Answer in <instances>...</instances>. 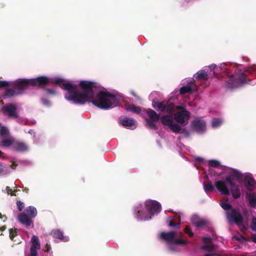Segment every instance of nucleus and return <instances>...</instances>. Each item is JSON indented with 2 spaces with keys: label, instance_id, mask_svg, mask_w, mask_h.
Listing matches in <instances>:
<instances>
[{
  "label": "nucleus",
  "instance_id": "1",
  "mask_svg": "<svg viewBox=\"0 0 256 256\" xmlns=\"http://www.w3.org/2000/svg\"><path fill=\"white\" fill-rule=\"evenodd\" d=\"M96 83L82 80L80 83L82 92L76 91V86L71 84H64L65 90L68 91L65 98L76 104H84L87 102H92L94 106L102 110H108L118 106L119 99L113 94L108 92L100 91L96 98L94 88L96 87Z\"/></svg>",
  "mask_w": 256,
  "mask_h": 256
},
{
  "label": "nucleus",
  "instance_id": "2",
  "mask_svg": "<svg viewBox=\"0 0 256 256\" xmlns=\"http://www.w3.org/2000/svg\"><path fill=\"white\" fill-rule=\"evenodd\" d=\"M240 184V172L238 171H232L225 180H218L215 183L216 187L218 191L222 194L229 195L230 191L228 186H230L232 196L234 198L240 196V192L238 184Z\"/></svg>",
  "mask_w": 256,
  "mask_h": 256
},
{
  "label": "nucleus",
  "instance_id": "3",
  "mask_svg": "<svg viewBox=\"0 0 256 256\" xmlns=\"http://www.w3.org/2000/svg\"><path fill=\"white\" fill-rule=\"evenodd\" d=\"M152 107L158 111L166 112L169 114H172L176 110L180 111L186 110L185 108L182 106H176L170 100L167 101L160 102L153 100Z\"/></svg>",
  "mask_w": 256,
  "mask_h": 256
},
{
  "label": "nucleus",
  "instance_id": "4",
  "mask_svg": "<svg viewBox=\"0 0 256 256\" xmlns=\"http://www.w3.org/2000/svg\"><path fill=\"white\" fill-rule=\"evenodd\" d=\"M22 78L18 79L14 82L12 88H6L2 94L3 98H7L23 94L26 90Z\"/></svg>",
  "mask_w": 256,
  "mask_h": 256
},
{
  "label": "nucleus",
  "instance_id": "5",
  "mask_svg": "<svg viewBox=\"0 0 256 256\" xmlns=\"http://www.w3.org/2000/svg\"><path fill=\"white\" fill-rule=\"evenodd\" d=\"M252 74L256 76V66H248L241 64V86L247 84H254L249 78Z\"/></svg>",
  "mask_w": 256,
  "mask_h": 256
},
{
  "label": "nucleus",
  "instance_id": "6",
  "mask_svg": "<svg viewBox=\"0 0 256 256\" xmlns=\"http://www.w3.org/2000/svg\"><path fill=\"white\" fill-rule=\"evenodd\" d=\"M241 184L245 189L244 191H254L256 188V181L250 172H241Z\"/></svg>",
  "mask_w": 256,
  "mask_h": 256
},
{
  "label": "nucleus",
  "instance_id": "7",
  "mask_svg": "<svg viewBox=\"0 0 256 256\" xmlns=\"http://www.w3.org/2000/svg\"><path fill=\"white\" fill-rule=\"evenodd\" d=\"M22 79L26 90L28 89L30 86H38L40 88H44L50 82L49 78L45 76H40L31 79Z\"/></svg>",
  "mask_w": 256,
  "mask_h": 256
},
{
  "label": "nucleus",
  "instance_id": "8",
  "mask_svg": "<svg viewBox=\"0 0 256 256\" xmlns=\"http://www.w3.org/2000/svg\"><path fill=\"white\" fill-rule=\"evenodd\" d=\"M176 232L174 231L163 232L160 234V238L168 244L177 245H186L187 244V241L182 239L176 238Z\"/></svg>",
  "mask_w": 256,
  "mask_h": 256
},
{
  "label": "nucleus",
  "instance_id": "9",
  "mask_svg": "<svg viewBox=\"0 0 256 256\" xmlns=\"http://www.w3.org/2000/svg\"><path fill=\"white\" fill-rule=\"evenodd\" d=\"M1 111L4 116L10 118L16 119L19 116L17 106L14 104H6L2 108Z\"/></svg>",
  "mask_w": 256,
  "mask_h": 256
},
{
  "label": "nucleus",
  "instance_id": "10",
  "mask_svg": "<svg viewBox=\"0 0 256 256\" xmlns=\"http://www.w3.org/2000/svg\"><path fill=\"white\" fill-rule=\"evenodd\" d=\"M190 118V113L186 110L179 111L174 115V118L178 124L182 126H186L188 124V120Z\"/></svg>",
  "mask_w": 256,
  "mask_h": 256
},
{
  "label": "nucleus",
  "instance_id": "11",
  "mask_svg": "<svg viewBox=\"0 0 256 256\" xmlns=\"http://www.w3.org/2000/svg\"><path fill=\"white\" fill-rule=\"evenodd\" d=\"M146 114L150 118H146L147 124L152 128L157 129L155 122H157L160 118V115L152 109L149 108L146 110Z\"/></svg>",
  "mask_w": 256,
  "mask_h": 256
},
{
  "label": "nucleus",
  "instance_id": "12",
  "mask_svg": "<svg viewBox=\"0 0 256 256\" xmlns=\"http://www.w3.org/2000/svg\"><path fill=\"white\" fill-rule=\"evenodd\" d=\"M227 219L230 224H236L240 226V211L238 208H232L226 212Z\"/></svg>",
  "mask_w": 256,
  "mask_h": 256
},
{
  "label": "nucleus",
  "instance_id": "13",
  "mask_svg": "<svg viewBox=\"0 0 256 256\" xmlns=\"http://www.w3.org/2000/svg\"><path fill=\"white\" fill-rule=\"evenodd\" d=\"M192 128L198 134H202L206 130V122L200 118L194 120L191 124Z\"/></svg>",
  "mask_w": 256,
  "mask_h": 256
},
{
  "label": "nucleus",
  "instance_id": "14",
  "mask_svg": "<svg viewBox=\"0 0 256 256\" xmlns=\"http://www.w3.org/2000/svg\"><path fill=\"white\" fill-rule=\"evenodd\" d=\"M251 212L246 209L242 210L241 212V230H246L250 226Z\"/></svg>",
  "mask_w": 256,
  "mask_h": 256
},
{
  "label": "nucleus",
  "instance_id": "15",
  "mask_svg": "<svg viewBox=\"0 0 256 256\" xmlns=\"http://www.w3.org/2000/svg\"><path fill=\"white\" fill-rule=\"evenodd\" d=\"M145 206L150 213L152 215L160 212L161 210V206L160 203L154 200L146 201Z\"/></svg>",
  "mask_w": 256,
  "mask_h": 256
},
{
  "label": "nucleus",
  "instance_id": "16",
  "mask_svg": "<svg viewBox=\"0 0 256 256\" xmlns=\"http://www.w3.org/2000/svg\"><path fill=\"white\" fill-rule=\"evenodd\" d=\"M244 193L248 202V206L256 209V193L254 191H244Z\"/></svg>",
  "mask_w": 256,
  "mask_h": 256
},
{
  "label": "nucleus",
  "instance_id": "17",
  "mask_svg": "<svg viewBox=\"0 0 256 256\" xmlns=\"http://www.w3.org/2000/svg\"><path fill=\"white\" fill-rule=\"evenodd\" d=\"M28 150V146L25 142L15 140L12 150L16 152H24Z\"/></svg>",
  "mask_w": 256,
  "mask_h": 256
},
{
  "label": "nucleus",
  "instance_id": "18",
  "mask_svg": "<svg viewBox=\"0 0 256 256\" xmlns=\"http://www.w3.org/2000/svg\"><path fill=\"white\" fill-rule=\"evenodd\" d=\"M18 221L22 224L24 225L26 227L28 228L32 224V227H34L33 222L32 220V218L28 216L26 213L22 212L18 214Z\"/></svg>",
  "mask_w": 256,
  "mask_h": 256
},
{
  "label": "nucleus",
  "instance_id": "19",
  "mask_svg": "<svg viewBox=\"0 0 256 256\" xmlns=\"http://www.w3.org/2000/svg\"><path fill=\"white\" fill-rule=\"evenodd\" d=\"M160 120L162 123L164 125L168 126L170 128L172 131V126H176L178 124L173 123V118L171 114L169 115L166 114L162 116L160 118Z\"/></svg>",
  "mask_w": 256,
  "mask_h": 256
},
{
  "label": "nucleus",
  "instance_id": "20",
  "mask_svg": "<svg viewBox=\"0 0 256 256\" xmlns=\"http://www.w3.org/2000/svg\"><path fill=\"white\" fill-rule=\"evenodd\" d=\"M120 124L124 127L134 130L136 128V121L133 118H125L120 120Z\"/></svg>",
  "mask_w": 256,
  "mask_h": 256
},
{
  "label": "nucleus",
  "instance_id": "21",
  "mask_svg": "<svg viewBox=\"0 0 256 256\" xmlns=\"http://www.w3.org/2000/svg\"><path fill=\"white\" fill-rule=\"evenodd\" d=\"M50 234L53 238H58L63 242H66L69 240L68 236H64L63 232L59 229L54 230L51 232Z\"/></svg>",
  "mask_w": 256,
  "mask_h": 256
},
{
  "label": "nucleus",
  "instance_id": "22",
  "mask_svg": "<svg viewBox=\"0 0 256 256\" xmlns=\"http://www.w3.org/2000/svg\"><path fill=\"white\" fill-rule=\"evenodd\" d=\"M15 140H16L12 137L2 138L1 139L0 142V146L4 148L10 146L12 150Z\"/></svg>",
  "mask_w": 256,
  "mask_h": 256
},
{
  "label": "nucleus",
  "instance_id": "23",
  "mask_svg": "<svg viewBox=\"0 0 256 256\" xmlns=\"http://www.w3.org/2000/svg\"><path fill=\"white\" fill-rule=\"evenodd\" d=\"M195 86V84L192 82H188L186 86H182L180 89V94L183 95L187 93H192L194 91L193 87Z\"/></svg>",
  "mask_w": 256,
  "mask_h": 256
},
{
  "label": "nucleus",
  "instance_id": "24",
  "mask_svg": "<svg viewBox=\"0 0 256 256\" xmlns=\"http://www.w3.org/2000/svg\"><path fill=\"white\" fill-rule=\"evenodd\" d=\"M172 132L176 134H183L186 137H188L190 135L188 130L186 128H182L178 124L172 126Z\"/></svg>",
  "mask_w": 256,
  "mask_h": 256
},
{
  "label": "nucleus",
  "instance_id": "25",
  "mask_svg": "<svg viewBox=\"0 0 256 256\" xmlns=\"http://www.w3.org/2000/svg\"><path fill=\"white\" fill-rule=\"evenodd\" d=\"M240 76H238L236 80L234 76H232L228 81L226 82V86L229 88H232L236 86L238 84V80L240 79Z\"/></svg>",
  "mask_w": 256,
  "mask_h": 256
},
{
  "label": "nucleus",
  "instance_id": "26",
  "mask_svg": "<svg viewBox=\"0 0 256 256\" xmlns=\"http://www.w3.org/2000/svg\"><path fill=\"white\" fill-rule=\"evenodd\" d=\"M26 214L30 217L34 218L37 215L36 209L32 206H30L25 210Z\"/></svg>",
  "mask_w": 256,
  "mask_h": 256
},
{
  "label": "nucleus",
  "instance_id": "27",
  "mask_svg": "<svg viewBox=\"0 0 256 256\" xmlns=\"http://www.w3.org/2000/svg\"><path fill=\"white\" fill-rule=\"evenodd\" d=\"M208 74L204 70H201L196 74V78L201 80H206L208 79Z\"/></svg>",
  "mask_w": 256,
  "mask_h": 256
},
{
  "label": "nucleus",
  "instance_id": "28",
  "mask_svg": "<svg viewBox=\"0 0 256 256\" xmlns=\"http://www.w3.org/2000/svg\"><path fill=\"white\" fill-rule=\"evenodd\" d=\"M31 242H32V246L31 248H37L38 250L40 249V245L38 236H33L32 238Z\"/></svg>",
  "mask_w": 256,
  "mask_h": 256
},
{
  "label": "nucleus",
  "instance_id": "29",
  "mask_svg": "<svg viewBox=\"0 0 256 256\" xmlns=\"http://www.w3.org/2000/svg\"><path fill=\"white\" fill-rule=\"evenodd\" d=\"M126 110L128 111H130L135 114H140L142 110L140 107L136 106L134 104H128L126 107Z\"/></svg>",
  "mask_w": 256,
  "mask_h": 256
},
{
  "label": "nucleus",
  "instance_id": "30",
  "mask_svg": "<svg viewBox=\"0 0 256 256\" xmlns=\"http://www.w3.org/2000/svg\"><path fill=\"white\" fill-rule=\"evenodd\" d=\"M0 136L1 139L9 137L10 132L6 127L2 126L0 128Z\"/></svg>",
  "mask_w": 256,
  "mask_h": 256
},
{
  "label": "nucleus",
  "instance_id": "31",
  "mask_svg": "<svg viewBox=\"0 0 256 256\" xmlns=\"http://www.w3.org/2000/svg\"><path fill=\"white\" fill-rule=\"evenodd\" d=\"M204 188L206 193L212 192L214 190V186L212 182H209L208 183L204 184Z\"/></svg>",
  "mask_w": 256,
  "mask_h": 256
},
{
  "label": "nucleus",
  "instance_id": "32",
  "mask_svg": "<svg viewBox=\"0 0 256 256\" xmlns=\"http://www.w3.org/2000/svg\"><path fill=\"white\" fill-rule=\"evenodd\" d=\"M222 122V120L220 118H214L212 120V126L213 128H217L220 126Z\"/></svg>",
  "mask_w": 256,
  "mask_h": 256
},
{
  "label": "nucleus",
  "instance_id": "33",
  "mask_svg": "<svg viewBox=\"0 0 256 256\" xmlns=\"http://www.w3.org/2000/svg\"><path fill=\"white\" fill-rule=\"evenodd\" d=\"M221 207L226 212L230 210L232 208V205L228 203L222 202L220 204Z\"/></svg>",
  "mask_w": 256,
  "mask_h": 256
},
{
  "label": "nucleus",
  "instance_id": "34",
  "mask_svg": "<svg viewBox=\"0 0 256 256\" xmlns=\"http://www.w3.org/2000/svg\"><path fill=\"white\" fill-rule=\"evenodd\" d=\"M210 166L214 168H218L220 166V162L217 160H212L208 162Z\"/></svg>",
  "mask_w": 256,
  "mask_h": 256
},
{
  "label": "nucleus",
  "instance_id": "35",
  "mask_svg": "<svg viewBox=\"0 0 256 256\" xmlns=\"http://www.w3.org/2000/svg\"><path fill=\"white\" fill-rule=\"evenodd\" d=\"M18 235L17 229L12 228L10 230V238L12 240H14L15 236Z\"/></svg>",
  "mask_w": 256,
  "mask_h": 256
},
{
  "label": "nucleus",
  "instance_id": "36",
  "mask_svg": "<svg viewBox=\"0 0 256 256\" xmlns=\"http://www.w3.org/2000/svg\"><path fill=\"white\" fill-rule=\"evenodd\" d=\"M54 82L55 84L59 85L60 84H62V86H64V84H66V82H64V80L60 78H56L54 80ZM67 84H69L68 82H67ZM62 88L65 90L64 88V86L62 87Z\"/></svg>",
  "mask_w": 256,
  "mask_h": 256
},
{
  "label": "nucleus",
  "instance_id": "37",
  "mask_svg": "<svg viewBox=\"0 0 256 256\" xmlns=\"http://www.w3.org/2000/svg\"><path fill=\"white\" fill-rule=\"evenodd\" d=\"M168 226L170 227H176L178 228H180V224L178 222H174L171 220H168Z\"/></svg>",
  "mask_w": 256,
  "mask_h": 256
},
{
  "label": "nucleus",
  "instance_id": "38",
  "mask_svg": "<svg viewBox=\"0 0 256 256\" xmlns=\"http://www.w3.org/2000/svg\"><path fill=\"white\" fill-rule=\"evenodd\" d=\"M206 224V221L203 219H200L198 222H196V226L198 228H200Z\"/></svg>",
  "mask_w": 256,
  "mask_h": 256
},
{
  "label": "nucleus",
  "instance_id": "39",
  "mask_svg": "<svg viewBox=\"0 0 256 256\" xmlns=\"http://www.w3.org/2000/svg\"><path fill=\"white\" fill-rule=\"evenodd\" d=\"M184 232L188 234L190 236L192 237L194 236V233L192 232L190 227L188 226H186L184 228Z\"/></svg>",
  "mask_w": 256,
  "mask_h": 256
},
{
  "label": "nucleus",
  "instance_id": "40",
  "mask_svg": "<svg viewBox=\"0 0 256 256\" xmlns=\"http://www.w3.org/2000/svg\"><path fill=\"white\" fill-rule=\"evenodd\" d=\"M16 204L18 206V210L21 212L24 208V202H20V201H18L16 202Z\"/></svg>",
  "mask_w": 256,
  "mask_h": 256
},
{
  "label": "nucleus",
  "instance_id": "41",
  "mask_svg": "<svg viewBox=\"0 0 256 256\" xmlns=\"http://www.w3.org/2000/svg\"><path fill=\"white\" fill-rule=\"evenodd\" d=\"M36 250H38V249L30 248V256H38V252H36Z\"/></svg>",
  "mask_w": 256,
  "mask_h": 256
},
{
  "label": "nucleus",
  "instance_id": "42",
  "mask_svg": "<svg viewBox=\"0 0 256 256\" xmlns=\"http://www.w3.org/2000/svg\"><path fill=\"white\" fill-rule=\"evenodd\" d=\"M9 86V84L8 82L2 80L0 81V88L6 87Z\"/></svg>",
  "mask_w": 256,
  "mask_h": 256
},
{
  "label": "nucleus",
  "instance_id": "43",
  "mask_svg": "<svg viewBox=\"0 0 256 256\" xmlns=\"http://www.w3.org/2000/svg\"><path fill=\"white\" fill-rule=\"evenodd\" d=\"M200 218L197 217L196 216H193L192 218V224H194L195 226L196 225V222H198L200 220Z\"/></svg>",
  "mask_w": 256,
  "mask_h": 256
},
{
  "label": "nucleus",
  "instance_id": "44",
  "mask_svg": "<svg viewBox=\"0 0 256 256\" xmlns=\"http://www.w3.org/2000/svg\"><path fill=\"white\" fill-rule=\"evenodd\" d=\"M46 92L48 94L54 95L56 94V92L52 89L46 88Z\"/></svg>",
  "mask_w": 256,
  "mask_h": 256
},
{
  "label": "nucleus",
  "instance_id": "45",
  "mask_svg": "<svg viewBox=\"0 0 256 256\" xmlns=\"http://www.w3.org/2000/svg\"><path fill=\"white\" fill-rule=\"evenodd\" d=\"M202 240L204 242L209 244H210L212 241V239L210 237L204 238Z\"/></svg>",
  "mask_w": 256,
  "mask_h": 256
},
{
  "label": "nucleus",
  "instance_id": "46",
  "mask_svg": "<svg viewBox=\"0 0 256 256\" xmlns=\"http://www.w3.org/2000/svg\"><path fill=\"white\" fill-rule=\"evenodd\" d=\"M6 189H8V194H10L12 196H16V194L14 192H12V189L10 188L8 186L6 187Z\"/></svg>",
  "mask_w": 256,
  "mask_h": 256
},
{
  "label": "nucleus",
  "instance_id": "47",
  "mask_svg": "<svg viewBox=\"0 0 256 256\" xmlns=\"http://www.w3.org/2000/svg\"><path fill=\"white\" fill-rule=\"evenodd\" d=\"M216 67V65L215 64H212L209 66V68L210 71L213 70Z\"/></svg>",
  "mask_w": 256,
  "mask_h": 256
},
{
  "label": "nucleus",
  "instance_id": "48",
  "mask_svg": "<svg viewBox=\"0 0 256 256\" xmlns=\"http://www.w3.org/2000/svg\"><path fill=\"white\" fill-rule=\"evenodd\" d=\"M46 250H44V252H49V250H50V245H49L48 244H47L46 245Z\"/></svg>",
  "mask_w": 256,
  "mask_h": 256
},
{
  "label": "nucleus",
  "instance_id": "49",
  "mask_svg": "<svg viewBox=\"0 0 256 256\" xmlns=\"http://www.w3.org/2000/svg\"><path fill=\"white\" fill-rule=\"evenodd\" d=\"M251 238L252 242L256 243V234H254Z\"/></svg>",
  "mask_w": 256,
  "mask_h": 256
},
{
  "label": "nucleus",
  "instance_id": "50",
  "mask_svg": "<svg viewBox=\"0 0 256 256\" xmlns=\"http://www.w3.org/2000/svg\"><path fill=\"white\" fill-rule=\"evenodd\" d=\"M6 226H2L0 228V232L4 231V230H5L6 229Z\"/></svg>",
  "mask_w": 256,
  "mask_h": 256
},
{
  "label": "nucleus",
  "instance_id": "51",
  "mask_svg": "<svg viewBox=\"0 0 256 256\" xmlns=\"http://www.w3.org/2000/svg\"><path fill=\"white\" fill-rule=\"evenodd\" d=\"M232 240H236L240 241V238H239L238 236H234L232 238Z\"/></svg>",
  "mask_w": 256,
  "mask_h": 256
},
{
  "label": "nucleus",
  "instance_id": "52",
  "mask_svg": "<svg viewBox=\"0 0 256 256\" xmlns=\"http://www.w3.org/2000/svg\"><path fill=\"white\" fill-rule=\"evenodd\" d=\"M240 239H241V243L243 242L244 240H246L244 237L242 235H241Z\"/></svg>",
  "mask_w": 256,
  "mask_h": 256
},
{
  "label": "nucleus",
  "instance_id": "53",
  "mask_svg": "<svg viewBox=\"0 0 256 256\" xmlns=\"http://www.w3.org/2000/svg\"><path fill=\"white\" fill-rule=\"evenodd\" d=\"M197 160L200 162H202L204 161V159L200 157L197 158Z\"/></svg>",
  "mask_w": 256,
  "mask_h": 256
},
{
  "label": "nucleus",
  "instance_id": "54",
  "mask_svg": "<svg viewBox=\"0 0 256 256\" xmlns=\"http://www.w3.org/2000/svg\"><path fill=\"white\" fill-rule=\"evenodd\" d=\"M28 133L30 134H34V131L32 130H30L28 131Z\"/></svg>",
  "mask_w": 256,
  "mask_h": 256
},
{
  "label": "nucleus",
  "instance_id": "55",
  "mask_svg": "<svg viewBox=\"0 0 256 256\" xmlns=\"http://www.w3.org/2000/svg\"><path fill=\"white\" fill-rule=\"evenodd\" d=\"M242 60L244 62H246V58H245L244 57H242V58H241V60Z\"/></svg>",
  "mask_w": 256,
  "mask_h": 256
},
{
  "label": "nucleus",
  "instance_id": "56",
  "mask_svg": "<svg viewBox=\"0 0 256 256\" xmlns=\"http://www.w3.org/2000/svg\"><path fill=\"white\" fill-rule=\"evenodd\" d=\"M28 190H29L28 188H25L24 191H25L26 192H28Z\"/></svg>",
  "mask_w": 256,
  "mask_h": 256
},
{
  "label": "nucleus",
  "instance_id": "57",
  "mask_svg": "<svg viewBox=\"0 0 256 256\" xmlns=\"http://www.w3.org/2000/svg\"><path fill=\"white\" fill-rule=\"evenodd\" d=\"M138 216H140V210H139L138 211Z\"/></svg>",
  "mask_w": 256,
  "mask_h": 256
},
{
  "label": "nucleus",
  "instance_id": "58",
  "mask_svg": "<svg viewBox=\"0 0 256 256\" xmlns=\"http://www.w3.org/2000/svg\"><path fill=\"white\" fill-rule=\"evenodd\" d=\"M205 256H213L212 254H208L205 255Z\"/></svg>",
  "mask_w": 256,
  "mask_h": 256
},
{
  "label": "nucleus",
  "instance_id": "59",
  "mask_svg": "<svg viewBox=\"0 0 256 256\" xmlns=\"http://www.w3.org/2000/svg\"><path fill=\"white\" fill-rule=\"evenodd\" d=\"M3 152L0 150V157L3 154Z\"/></svg>",
  "mask_w": 256,
  "mask_h": 256
},
{
  "label": "nucleus",
  "instance_id": "60",
  "mask_svg": "<svg viewBox=\"0 0 256 256\" xmlns=\"http://www.w3.org/2000/svg\"><path fill=\"white\" fill-rule=\"evenodd\" d=\"M0 102H2V104H4V102H3V100H2L0 101Z\"/></svg>",
  "mask_w": 256,
  "mask_h": 256
},
{
  "label": "nucleus",
  "instance_id": "61",
  "mask_svg": "<svg viewBox=\"0 0 256 256\" xmlns=\"http://www.w3.org/2000/svg\"><path fill=\"white\" fill-rule=\"evenodd\" d=\"M169 211H170V212H173L172 210H169Z\"/></svg>",
  "mask_w": 256,
  "mask_h": 256
},
{
  "label": "nucleus",
  "instance_id": "62",
  "mask_svg": "<svg viewBox=\"0 0 256 256\" xmlns=\"http://www.w3.org/2000/svg\"><path fill=\"white\" fill-rule=\"evenodd\" d=\"M2 234H0V235H2Z\"/></svg>",
  "mask_w": 256,
  "mask_h": 256
}]
</instances>
